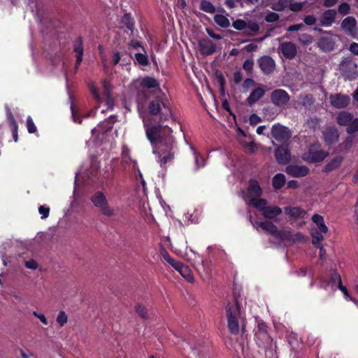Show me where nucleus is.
Instances as JSON below:
<instances>
[{
    "label": "nucleus",
    "instance_id": "1",
    "mask_svg": "<svg viewBox=\"0 0 358 358\" xmlns=\"http://www.w3.org/2000/svg\"><path fill=\"white\" fill-rule=\"evenodd\" d=\"M136 102L153 153L157 155L160 166L165 169L167 164L173 162L177 150L172 129L163 126L173 117L169 101L163 93L154 95L138 90Z\"/></svg>",
    "mask_w": 358,
    "mask_h": 358
},
{
    "label": "nucleus",
    "instance_id": "2",
    "mask_svg": "<svg viewBox=\"0 0 358 358\" xmlns=\"http://www.w3.org/2000/svg\"><path fill=\"white\" fill-rule=\"evenodd\" d=\"M255 341L257 346L265 351L266 356L270 353L273 355V350L276 352L277 345L275 344L273 346V338L268 334V327L262 320L257 321Z\"/></svg>",
    "mask_w": 358,
    "mask_h": 358
},
{
    "label": "nucleus",
    "instance_id": "3",
    "mask_svg": "<svg viewBox=\"0 0 358 358\" xmlns=\"http://www.w3.org/2000/svg\"><path fill=\"white\" fill-rule=\"evenodd\" d=\"M329 155L328 151L321 149V144L317 141L309 145L301 157L303 161L308 163L317 164L322 162Z\"/></svg>",
    "mask_w": 358,
    "mask_h": 358
},
{
    "label": "nucleus",
    "instance_id": "4",
    "mask_svg": "<svg viewBox=\"0 0 358 358\" xmlns=\"http://www.w3.org/2000/svg\"><path fill=\"white\" fill-rule=\"evenodd\" d=\"M227 326L231 334L239 333V322L237 316L240 313V306L236 300L234 303H229L226 306Z\"/></svg>",
    "mask_w": 358,
    "mask_h": 358
},
{
    "label": "nucleus",
    "instance_id": "5",
    "mask_svg": "<svg viewBox=\"0 0 358 358\" xmlns=\"http://www.w3.org/2000/svg\"><path fill=\"white\" fill-rule=\"evenodd\" d=\"M339 71L345 80H353L358 76L357 64L352 57H345L341 61Z\"/></svg>",
    "mask_w": 358,
    "mask_h": 358
},
{
    "label": "nucleus",
    "instance_id": "6",
    "mask_svg": "<svg viewBox=\"0 0 358 358\" xmlns=\"http://www.w3.org/2000/svg\"><path fill=\"white\" fill-rule=\"evenodd\" d=\"M91 201L94 206L99 209L103 215L111 217L115 215L114 209L109 206L108 200L102 192H95L92 196Z\"/></svg>",
    "mask_w": 358,
    "mask_h": 358
},
{
    "label": "nucleus",
    "instance_id": "7",
    "mask_svg": "<svg viewBox=\"0 0 358 358\" xmlns=\"http://www.w3.org/2000/svg\"><path fill=\"white\" fill-rule=\"evenodd\" d=\"M290 100V96L282 89L274 90L271 94V101L278 108H285Z\"/></svg>",
    "mask_w": 358,
    "mask_h": 358
},
{
    "label": "nucleus",
    "instance_id": "8",
    "mask_svg": "<svg viewBox=\"0 0 358 358\" xmlns=\"http://www.w3.org/2000/svg\"><path fill=\"white\" fill-rule=\"evenodd\" d=\"M257 63L264 75H271L275 69L276 64L274 59L268 55H264L257 59Z\"/></svg>",
    "mask_w": 358,
    "mask_h": 358
},
{
    "label": "nucleus",
    "instance_id": "9",
    "mask_svg": "<svg viewBox=\"0 0 358 358\" xmlns=\"http://www.w3.org/2000/svg\"><path fill=\"white\" fill-rule=\"evenodd\" d=\"M271 136L277 141L286 142L291 138V132L287 127L275 124L271 128Z\"/></svg>",
    "mask_w": 358,
    "mask_h": 358
},
{
    "label": "nucleus",
    "instance_id": "10",
    "mask_svg": "<svg viewBox=\"0 0 358 358\" xmlns=\"http://www.w3.org/2000/svg\"><path fill=\"white\" fill-rule=\"evenodd\" d=\"M279 53L282 57L292 60L295 58L297 54V47L295 43L286 41L280 43L279 46Z\"/></svg>",
    "mask_w": 358,
    "mask_h": 358
},
{
    "label": "nucleus",
    "instance_id": "11",
    "mask_svg": "<svg viewBox=\"0 0 358 358\" xmlns=\"http://www.w3.org/2000/svg\"><path fill=\"white\" fill-rule=\"evenodd\" d=\"M285 172L294 178H302L310 173V169L306 165L290 164L285 168Z\"/></svg>",
    "mask_w": 358,
    "mask_h": 358
},
{
    "label": "nucleus",
    "instance_id": "12",
    "mask_svg": "<svg viewBox=\"0 0 358 358\" xmlns=\"http://www.w3.org/2000/svg\"><path fill=\"white\" fill-rule=\"evenodd\" d=\"M339 136L338 129L334 127H327L322 131L324 142L329 146L336 144L338 141Z\"/></svg>",
    "mask_w": 358,
    "mask_h": 358
},
{
    "label": "nucleus",
    "instance_id": "13",
    "mask_svg": "<svg viewBox=\"0 0 358 358\" xmlns=\"http://www.w3.org/2000/svg\"><path fill=\"white\" fill-rule=\"evenodd\" d=\"M329 101L333 107L336 108H345L349 105L350 98L348 95L337 93L331 94Z\"/></svg>",
    "mask_w": 358,
    "mask_h": 358
},
{
    "label": "nucleus",
    "instance_id": "14",
    "mask_svg": "<svg viewBox=\"0 0 358 358\" xmlns=\"http://www.w3.org/2000/svg\"><path fill=\"white\" fill-rule=\"evenodd\" d=\"M140 87H141L140 90H144L147 92L146 90H155L157 91L156 94H160L163 93L160 89L158 80L151 76H145L143 78L140 82Z\"/></svg>",
    "mask_w": 358,
    "mask_h": 358
},
{
    "label": "nucleus",
    "instance_id": "15",
    "mask_svg": "<svg viewBox=\"0 0 358 358\" xmlns=\"http://www.w3.org/2000/svg\"><path fill=\"white\" fill-rule=\"evenodd\" d=\"M337 11L335 9L324 10L320 17V25L321 27H329L336 21Z\"/></svg>",
    "mask_w": 358,
    "mask_h": 358
},
{
    "label": "nucleus",
    "instance_id": "16",
    "mask_svg": "<svg viewBox=\"0 0 358 358\" xmlns=\"http://www.w3.org/2000/svg\"><path fill=\"white\" fill-rule=\"evenodd\" d=\"M344 161V157L342 155H336L327 161V164L323 166L322 172L329 173L330 172L338 170Z\"/></svg>",
    "mask_w": 358,
    "mask_h": 358
},
{
    "label": "nucleus",
    "instance_id": "17",
    "mask_svg": "<svg viewBox=\"0 0 358 358\" xmlns=\"http://www.w3.org/2000/svg\"><path fill=\"white\" fill-rule=\"evenodd\" d=\"M73 48V52L76 53L75 69L76 70H77L79 68L80 64L82 63L83 58V39L81 36H79L74 40Z\"/></svg>",
    "mask_w": 358,
    "mask_h": 358
},
{
    "label": "nucleus",
    "instance_id": "18",
    "mask_svg": "<svg viewBox=\"0 0 358 358\" xmlns=\"http://www.w3.org/2000/svg\"><path fill=\"white\" fill-rule=\"evenodd\" d=\"M275 157L278 164H287L290 160L291 154L287 148L280 145L275 150Z\"/></svg>",
    "mask_w": 358,
    "mask_h": 358
},
{
    "label": "nucleus",
    "instance_id": "19",
    "mask_svg": "<svg viewBox=\"0 0 358 358\" xmlns=\"http://www.w3.org/2000/svg\"><path fill=\"white\" fill-rule=\"evenodd\" d=\"M357 20L352 16L345 17L341 22V28L347 34L354 36L357 28Z\"/></svg>",
    "mask_w": 358,
    "mask_h": 358
},
{
    "label": "nucleus",
    "instance_id": "20",
    "mask_svg": "<svg viewBox=\"0 0 358 358\" xmlns=\"http://www.w3.org/2000/svg\"><path fill=\"white\" fill-rule=\"evenodd\" d=\"M317 47L324 52H329L334 50L335 41L332 37L323 36L318 39Z\"/></svg>",
    "mask_w": 358,
    "mask_h": 358
},
{
    "label": "nucleus",
    "instance_id": "21",
    "mask_svg": "<svg viewBox=\"0 0 358 358\" xmlns=\"http://www.w3.org/2000/svg\"><path fill=\"white\" fill-rule=\"evenodd\" d=\"M319 280L320 282V287L325 289H327V287L330 283L332 285V286H338V285H340V282H342L341 275L337 272L336 270L331 271L329 282L323 278H320Z\"/></svg>",
    "mask_w": 358,
    "mask_h": 358
},
{
    "label": "nucleus",
    "instance_id": "22",
    "mask_svg": "<svg viewBox=\"0 0 358 358\" xmlns=\"http://www.w3.org/2000/svg\"><path fill=\"white\" fill-rule=\"evenodd\" d=\"M266 90L262 87L255 88L246 99L247 104L252 106L262 99L264 96Z\"/></svg>",
    "mask_w": 358,
    "mask_h": 358
},
{
    "label": "nucleus",
    "instance_id": "23",
    "mask_svg": "<svg viewBox=\"0 0 358 358\" xmlns=\"http://www.w3.org/2000/svg\"><path fill=\"white\" fill-rule=\"evenodd\" d=\"M285 213L290 218L297 220L304 218L307 214V212L299 206H287L285 208Z\"/></svg>",
    "mask_w": 358,
    "mask_h": 358
},
{
    "label": "nucleus",
    "instance_id": "24",
    "mask_svg": "<svg viewBox=\"0 0 358 358\" xmlns=\"http://www.w3.org/2000/svg\"><path fill=\"white\" fill-rule=\"evenodd\" d=\"M199 45L201 53L204 55H211L215 52V44L210 40L201 41Z\"/></svg>",
    "mask_w": 358,
    "mask_h": 358
},
{
    "label": "nucleus",
    "instance_id": "25",
    "mask_svg": "<svg viewBox=\"0 0 358 358\" xmlns=\"http://www.w3.org/2000/svg\"><path fill=\"white\" fill-rule=\"evenodd\" d=\"M174 268L177 271H178L180 273V275L183 278H185L189 282H193L194 281V278L192 274L190 269L187 266L185 265L183 263L179 262L178 264H176Z\"/></svg>",
    "mask_w": 358,
    "mask_h": 358
},
{
    "label": "nucleus",
    "instance_id": "26",
    "mask_svg": "<svg viewBox=\"0 0 358 358\" xmlns=\"http://www.w3.org/2000/svg\"><path fill=\"white\" fill-rule=\"evenodd\" d=\"M354 115L347 111H341L338 113L336 117V122L340 126L348 127L352 122Z\"/></svg>",
    "mask_w": 358,
    "mask_h": 358
},
{
    "label": "nucleus",
    "instance_id": "27",
    "mask_svg": "<svg viewBox=\"0 0 358 358\" xmlns=\"http://www.w3.org/2000/svg\"><path fill=\"white\" fill-rule=\"evenodd\" d=\"M256 224L259 227H260L263 230H264L265 231L268 232L269 234L273 235L274 237H275V236L278 233V229L277 226L275 225L274 224H273L271 222H270V221L257 222Z\"/></svg>",
    "mask_w": 358,
    "mask_h": 358
},
{
    "label": "nucleus",
    "instance_id": "28",
    "mask_svg": "<svg viewBox=\"0 0 358 358\" xmlns=\"http://www.w3.org/2000/svg\"><path fill=\"white\" fill-rule=\"evenodd\" d=\"M281 213L282 210L280 207H271L267 206L262 214L266 219H273L275 217L280 215Z\"/></svg>",
    "mask_w": 358,
    "mask_h": 358
},
{
    "label": "nucleus",
    "instance_id": "29",
    "mask_svg": "<svg viewBox=\"0 0 358 358\" xmlns=\"http://www.w3.org/2000/svg\"><path fill=\"white\" fill-rule=\"evenodd\" d=\"M113 121L110 120H106L103 122H101L98 127L92 130V133L98 132L101 134L107 133L110 131L113 127Z\"/></svg>",
    "mask_w": 358,
    "mask_h": 358
},
{
    "label": "nucleus",
    "instance_id": "30",
    "mask_svg": "<svg viewBox=\"0 0 358 358\" xmlns=\"http://www.w3.org/2000/svg\"><path fill=\"white\" fill-rule=\"evenodd\" d=\"M286 178L284 174L277 173L272 179V186L275 191L280 190L285 184Z\"/></svg>",
    "mask_w": 358,
    "mask_h": 358
},
{
    "label": "nucleus",
    "instance_id": "31",
    "mask_svg": "<svg viewBox=\"0 0 358 358\" xmlns=\"http://www.w3.org/2000/svg\"><path fill=\"white\" fill-rule=\"evenodd\" d=\"M312 221L317 225V229L323 233H327L328 227L324 223V217L319 214H314Z\"/></svg>",
    "mask_w": 358,
    "mask_h": 358
},
{
    "label": "nucleus",
    "instance_id": "32",
    "mask_svg": "<svg viewBox=\"0 0 358 358\" xmlns=\"http://www.w3.org/2000/svg\"><path fill=\"white\" fill-rule=\"evenodd\" d=\"M262 192V188L257 180H252L250 182L248 187V193L251 196L259 197L261 196Z\"/></svg>",
    "mask_w": 358,
    "mask_h": 358
},
{
    "label": "nucleus",
    "instance_id": "33",
    "mask_svg": "<svg viewBox=\"0 0 358 358\" xmlns=\"http://www.w3.org/2000/svg\"><path fill=\"white\" fill-rule=\"evenodd\" d=\"M355 142V136L349 135L339 145L341 150L345 152H348L352 148Z\"/></svg>",
    "mask_w": 358,
    "mask_h": 358
},
{
    "label": "nucleus",
    "instance_id": "34",
    "mask_svg": "<svg viewBox=\"0 0 358 358\" xmlns=\"http://www.w3.org/2000/svg\"><path fill=\"white\" fill-rule=\"evenodd\" d=\"M213 18L215 22L222 28H228L230 26L229 19L222 14H216Z\"/></svg>",
    "mask_w": 358,
    "mask_h": 358
},
{
    "label": "nucleus",
    "instance_id": "35",
    "mask_svg": "<svg viewBox=\"0 0 358 358\" xmlns=\"http://www.w3.org/2000/svg\"><path fill=\"white\" fill-rule=\"evenodd\" d=\"M122 23L124 24L126 27L131 31V33H133L134 29V20L131 17V15L130 13H125L121 20Z\"/></svg>",
    "mask_w": 358,
    "mask_h": 358
},
{
    "label": "nucleus",
    "instance_id": "36",
    "mask_svg": "<svg viewBox=\"0 0 358 358\" xmlns=\"http://www.w3.org/2000/svg\"><path fill=\"white\" fill-rule=\"evenodd\" d=\"M323 232L320 231L318 229H312L311 230V237H312V244L314 246H317L320 243V242L324 239Z\"/></svg>",
    "mask_w": 358,
    "mask_h": 358
},
{
    "label": "nucleus",
    "instance_id": "37",
    "mask_svg": "<svg viewBox=\"0 0 358 358\" xmlns=\"http://www.w3.org/2000/svg\"><path fill=\"white\" fill-rule=\"evenodd\" d=\"M199 8L201 10L210 14L214 13L216 10L213 4L207 0H202L201 1Z\"/></svg>",
    "mask_w": 358,
    "mask_h": 358
},
{
    "label": "nucleus",
    "instance_id": "38",
    "mask_svg": "<svg viewBox=\"0 0 358 358\" xmlns=\"http://www.w3.org/2000/svg\"><path fill=\"white\" fill-rule=\"evenodd\" d=\"M215 78H216L217 83L220 86V93L222 95H224L225 94L224 86H225V83H226L224 76L221 71H217L215 72Z\"/></svg>",
    "mask_w": 358,
    "mask_h": 358
},
{
    "label": "nucleus",
    "instance_id": "39",
    "mask_svg": "<svg viewBox=\"0 0 358 358\" xmlns=\"http://www.w3.org/2000/svg\"><path fill=\"white\" fill-rule=\"evenodd\" d=\"M275 238L280 241H286L288 242L293 241L292 232L287 230H278Z\"/></svg>",
    "mask_w": 358,
    "mask_h": 358
},
{
    "label": "nucleus",
    "instance_id": "40",
    "mask_svg": "<svg viewBox=\"0 0 358 358\" xmlns=\"http://www.w3.org/2000/svg\"><path fill=\"white\" fill-rule=\"evenodd\" d=\"M358 131V117L352 118V122H350L349 126L346 127V132L349 135H353L355 133Z\"/></svg>",
    "mask_w": 358,
    "mask_h": 358
},
{
    "label": "nucleus",
    "instance_id": "41",
    "mask_svg": "<svg viewBox=\"0 0 358 358\" xmlns=\"http://www.w3.org/2000/svg\"><path fill=\"white\" fill-rule=\"evenodd\" d=\"M134 58L137 63L141 66H148L149 64V60L146 55L143 53H136Z\"/></svg>",
    "mask_w": 358,
    "mask_h": 358
},
{
    "label": "nucleus",
    "instance_id": "42",
    "mask_svg": "<svg viewBox=\"0 0 358 358\" xmlns=\"http://www.w3.org/2000/svg\"><path fill=\"white\" fill-rule=\"evenodd\" d=\"M299 41L304 45H308L313 43V37L308 34H301L299 36Z\"/></svg>",
    "mask_w": 358,
    "mask_h": 358
},
{
    "label": "nucleus",
    "instance_id": "43",
    "mask_svg": "<svg viewBox=\"0 0 358 358\" xmlns=\"http://www.w3.org/2000/svg\"><path fill=\"white\" fill-rule=\"evenodd\" d=\"M161 255L163 259L168 262L173 268H174L176 264H178L179 262L176 261L175 259L172 258L169 252L166 250H163L161 252Z\"/></svg>",
    "mask_w": 358,
    "mask_h": 358
},
{
    "label": "nucleus",
    "instance_id": "44",
    "mask_svg": "<svg viewBox=\"0 0 358 358\" xmlns=\"http://www.w3.org/2000/svg\"><path fill=\"white\" fill-rule=\"evenodd\" d=\"M194 155L195 157V166L196 169H199L205 166V159L202 155H201L196 150L194 151Z\"/></svg>",
    "mask_w": 358,
    "mask_h": 358
},
{
    "label": "nucleus",
    "instance_id": "45",
    "mask_svg": "<svg viewBox=\"0 0 358 358\" xmlns=\"http://www.w3.org/2000/svg\"><path fill=\"white\" fill-rule=\"evenodd\" d=\"M267 201L264 199H259L254 201V206L257 208L262 213L264 210V208L267 207Z\"/></svg>",
    "mask_w": 358,
    "mask_h": 358
},
{
    "label": "nucleus",
    "instance_id": "46",
    "mask_svg": "<svg viewBox=\"0 0 358 358\" xmlns=\"http://www.w3.org/2000/svg\"><path fill=\"white\" fill-rule=\"evenodd\" d=\"M232 27L236 30L242 31L247 28V23L243 20L238 19L233 22Z\"/></svg>",
    "mask_w": 358,
    "mask_h": 358
},
{
    "label": "nucleus",
    "instance_id": "47",
    "mask_svg": "<svg viewBox=\"0 0 358 358\" xmlns=\"http://www.w3.org/2000/svg\"><path fill=\"white\" fill-rule=\"evenodd\" d=\"M135 311L143 319L148 317L147 309L143 305L138 303L135 306Z\"/></svg>",
    "mask_w": 358,
    "mask_h": 358
},
{
    "label": "nucleus",
    "instance_id": "48",
    "mask_svg": "<svg viewBox=\"0 0 358 358\" xmlns=\"http://www.w3.org/2000/svg\"><path fill=\"white\" fill-rule=\"evenodd\" d=\"M57 322L60 327H63L68 321V317L66 313L60 310L56 319Z\"/></svg>",
    "mask_w": 358,
    "mask_h": 358
},
{
    "label": "nucleus",
    "instance_id": "49",
    "mask_svg": "<svg viewBox=\"0 0 358 358\" xmlns=\"http://www.w3.org/2000/svg\"><path fill=\"white\" fill-rule=\"evenodd\" d=\"M338 12L342 15H347L350 13V6L348 3H342L338 6Z\"/></svg>",
    "mask_w": 358,
    "mask_h": 358
},
{
    "label": "nucleus",
    "instance_id": "50",
    "mask_svg": "<svg viewBox=\"0 0 358 358\" xmlns=\"http://www.w3.org/2000/svg\"><path fill=\"white\" fill-rule=\"evenodd\" d=\"M253 66L254 61L252 59H246L243 64V69L248 73V75L252 73Z\"/></svg>",
    "mask_w": 358,
    "mask_h": 358
},
{
    "label": "nucleus",
    "instance_id": "51",
    "mask_svg": "<svg viewBox=\"0 0 358 358\" xmlns=\"http://www.w3.org/2000/svg\"><path fill=\"white\" fill-rule=\"evenodd\" d=\"M280 16L278 13L274 12H269L265 17V20L267 22H275L279 20Z\"/></svg>",
    "mask_w": 358,
    "mask_h": 358
},
{
    "label": "nucleus",
    "instance_id": "52",
    "mask_svg": "<svg viewBox=\"0 0 358 358\" xmlns=\"http://www.w3.org/2000/svg\"><path fill=\"white\" fill-rule=\"evenodd\" d=\"M27 127L29 133L34 134L36 132V127L31 117H28L27 120Z\"/></svg>",
    "mask_w": 358,
    "mask_h": 358
},
{
    "label": "nucleus",
    "instance_id": "53",
    "mask_svg": "<svg viewBox=\"0 0 358 358\" xmlns=\"http://www.w3.org/2000/svg\"><path fill=\"white\" fill-rule=\"evenodd\" d=\"M256 83L252 78H248L243 81L242 87L245 91H248L250 87H254Z\"/></svg>",
    "mask_w": 358,
    "mask_h": 358
},
{
    "label": "nucleus",
    "instance_id": "54",
    "mask_svg": "<svg viewBox=\"0 0 358 358\" xmlns=\"http://www.w3.org/2000/svg\"><path fill=\"white\" fill-rule=\"evenodd\" d=\"M303 22L306 25L312 26L315 24L317 22V18L313 15H308L304 17Z\"/></svg>",
    "mask_w": 358,
    "mask_h": 358
},
{
    "label": "nucleus",
    "instance_id": "55",
    "mask_svg": "<svg viewBox=\"0 0 358 358\" xmlns=\"http://www.w3.org/2000/svg\"><path fill=\"white\" fill-rule=\"evenodd\" d=\"M38 212L41 215V219H46L50 214V208L46 206H40Z\"/></svg>",
    "mask_w": 358,
    "mask_h": 358
},
{
    "label": "nucleus",
    "instance_id": "56",
    "mask_svg": "<svg viewBox=\"0 0 358 358\" xmlns=\"http://www.w3.org/2000/svg\"><path fill=\"white\" fill-rule=\"evenodd\" d=\"M126 55H127L126 52H122V53H120L119 52H114L113 56V64L114 65L118 64L121 62L122 57L126 56Z\"/></svg>",
    "mask_w": 358,
    "mask_h": 358
},
{
    "label": "nucleus",
    "instance_id": "57",
    "mask_svg": "<svg viewBox=\"0 0 358 358\" xmlns=\"http://www.w3.org/2000/svg\"><path fill=\"white\" fill-rule=\"evenodd\" d=\"M289 8L292 11L297 12L301 10L303 8V3L301 2H292V0H290V3L289 5Z\"/></svg>",
    "mask_w": 358,
    "mask_h": 358
},
{
    "label": "nucleus",
    "instance_id": "58",
    "mask_svg": "<svg viewBox=\"0 0 358 358\" xmlns=\"http://www.w3.org/2000/svg\"><path fill=\"white\" fill-rule=\"evenodd\" d=\"M250 124L252 126H255L262 122V119L257 114H252L249 118Z\"/></svg>",
    "mask_w": 358,
    "mask_h": 358
},
{
    "label": "nucleus",
    "instance_id": "59",
    "mask_svg": "<svg viewBox=\"0 0 358 358\" xmlns=\"http://www.w3.org/2000/svg\"><path fill=\"white\" fill-rule=\"evenodd\" d=\"M33 315L39 319V320L45 325L48 324V322L43 314L38 313L36 311L33 312Z\"/></svg>",
    "mask_w": 358,
    "mask_h": 358
},
{
    "label": "nucleus",
    "instance_id": "60",
    "mask_svg": "<svg viewBox=\"0 0 358 358\" xmlns=\"http://www.w3.org/2000/svg\"><path fill=\"white\" fill-rule=\"evenodd\" d=\"M233 80L236 84H239L243 80V75L241 71H237L234 73Z\"/></svg>",
    "mask_w": 358,
    "mask_h": 358
},
{
    "label": "nucleus",
    "instance_id": "61",
    "mask_svg": "<svg viewBox=\"0 0 358 358\" xmlns=\"http://www.w3.org/2000/svg\"><path fill=\"white\" fill-rule=\"evenodd\" d=\"M206 32L209 36L214 39L220 40L222 38V36L221 35L215 34L211 28H206Z\"/></svg>",
    "mask_w": 358,
    "mask_h": 358
},
{
    "label": "nucleus",
    "instance_id": "62",
    "mask_svg": "<svg viewBox=\"0 0 358 358\" xmlns=\"http://www.w3.org/2000/svg\"><path fill=\"white\" fill-rule=\"evenodd\" d=\"M315 100L312 94H307L303 99L304 106H311L314 103Z\"/></svg>",
    "mask_w": 358,
    "mask_h": 358
},
{
    "label": "nucleus",
    "instance_id": "63",
    "mask_svg": "<svg viewBox=\"0 0 358 358\" xmlns=\"http://www.w3.org/2000/svg\"><path fill=\"white\" fill-rule=\"evenodd\" d=\"M129 161H131V157L129 155V152L127 150L122 151V163L127 164Z\"/></svg>",
    "mask_w": 358,
    "mask_h": 358
},
{
    "label": "nucleus",
    "instance_id": "64",
    "mask_svg": "<svg viewBox=\"0 0 358 358\" xmlns=\"http://www.w3.org/2000/svg\"><path fill=\"white\" fill-rule=\"evenodd\" d=\"M349 50L352 53L358 55V43L355 42L352 43Z\"/></svg>",
    "mask_w": 358,
    "mask_h": 358
}]
</instances>
